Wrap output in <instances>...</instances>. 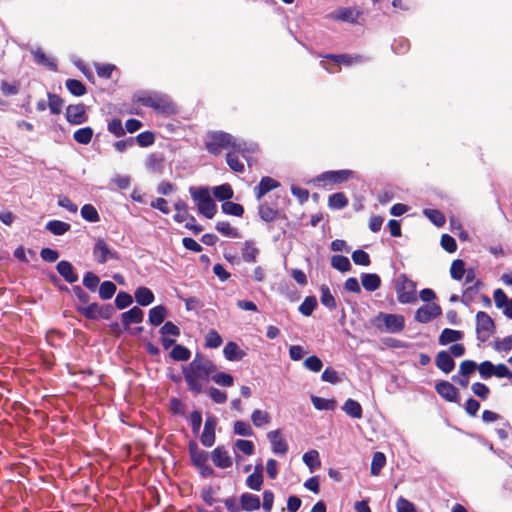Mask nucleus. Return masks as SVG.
<instances>
[{
  "label": "nucleus",
  "mask_w": 512,
  "mask_h": 512,
  "mask_svg": "<svg viewBox=\"0 0 512 512\" xmlns=\"http://www.w3.org/2000/svg\"><path fill=\"white\" fill-rule=\"evenodd\" d=\"M135 300L141 306H148L154 301L153 292L147 287H139L136 289Z\"/></svg>",
  "instance_id": "obj_29"
},
{
  "label": "nucleus",
  "mask_w": 512,
  "mask_h": 512,
  "mask_svg": "<svg viewBox=\"0 0 512 512\" xmlns=\"http://www.w3.org/2000/svg\"><path fill=\"white\" fill-rule=\"evenodd\" d=\"M70 228L71 225L69 223L60 220H50L46 224V229L55 236L64 235Z\"/></svg>",
  "instance_id": "obj_33"
},
{
  "label": "nucleus",
  "mask_w": 512,
  "mask_h": 512,
  "mask_svg": "<svg viewBox=\"0 0 512 512\" xmlns=\"http://www.w3.org/2000/svg\"><path fill=\"white\" fill-rule=\"evenodd\" d=\"M472 392L481 398L482 400H487L490 395V389L487 385L481 382H475L471 386Z\"/></svg>",
  "instance_id": "obj_61"
},
{
  "label": "nucleus",
  "mask_w": 512,
  "mask_h": 512,
  "mask_svg": "<svg viewBox=\"0 0 512 512\" xmlns=\"http://www.w3.org/2000/svg\"><path fill=\"white\" fill-rule=\"evenodd\" d=\"M81 216L88 222H98L100 220V216L96 208L91 204H85L81 208Z\"/></svg>",
  "instance_id": "obj_47"
},
{
  "label": "nucleus",
  "mask_w": 512,
  "mask_h": 512,
  "mask_svg": "<svg viewBox=\"0 0 512 512\" xmlns=\"http://www.w3.org/2000/svg\"><path fill=\"white\" fill-rule=\"evenodd\" d=\"M396 510L397 512H416L415 505L403 496L397 499Z\"/></svg>",
  "instance_id": "obj_64"
},
{
  "label": "nucleus",
  "mask_w": 512,
  "mask_h": 512,
  "mask_svg": "<svg viewBox=\"0 0 512 512\" xmlns=\"http://www.w3.org/2000/svg\"><path fill=\"white\" fill-rule=\"evenodd\" d=\"M351 258L356 265L369 266L371 263L369 254L362 249L355 250Z\"/></svg>",
  "instance_id": "obj_56"
},
{
  "label": "nucleus",
  "mask_w": 512,
  "mask_h": 512,
  "mask_svg": "<svg viewBox=\"0 0 512 512\" xmlns=\"http://www.w3.org/2000/svg\"><path fill=\"white\" fill-rule=\"evenodd\" d=\"M82 284L90 292H95L100 285V278L94 272L88 271L83 276Z\"/></svg>",
  "instance_id": "obj_42"
},
{
  "label": "nucleus",
  "mask_w": 512,
  "mask_h": 512,
  "mask_svg": "<svg viewBox=\"0 0 512 512\" xmlns=\"http://www.w3.org/2000/svg\"><path fill=\"white\" fill-rule=\"evenodd\" d=\"M317 307V299L315 296H307L300 304L298 310L304 316H310Z\"/></svg>",
  "instance_id": "obj_46"
},
{
  "label": "nucleus",
  "mask_w": 512,
  "mask_h": 512,
  "mask_svg": "<svg viewBox=\"0 0 512 512\" xmlns=\"http://www.w3.org/2000/svg\"><path fill=\"white\" fill-rule=\"evenodd\" d=\"M215 229L223 236L230 238H238L239 232L236 228H233L228 221H219L215 225Z\"/></svg>",
  "instance_id": "obj_44"
},
{
  "label": "nucleus",
  "mask_w": 512,
  "mask_h": 512,
  "mask_svg": "<svg viewBox=\"0 0 512 512\" xmlns=\"http://www.w3.org/2000/svg\"><path fill=\"white\" fill-rule=\"evenodd\" d=\"M137 102L141 103L146 107L153 108L159 112H168L170 110V104L160 96H142L138 97Z\"/></svg>",
  "instance_id": "obj_14"
},
{
  "label": "nucleus",
  "mask_w": 512,
  "mask_h": 512,
  "mask_svg": "<svg viewBox=\"0 0 512 512\" xmlns=\"http://www.w3.org/2000/svg\"><path fill=\"white\" fill-rule=\"evenodd\" d=\"M348 205V198L343 192H337L329 196L328 206L332 209H342Z\"/></svg>",
  "instance_id": "obj_40"
},
{
  "label": "nucleus",
  "mask_w": 512,
  "mask_h": 512,
  "mask_svg": "<svg viewBox=\"0 0 512 512\" xmlns=\"http://www.w3.org/2000/svg\"><path fill=\"white\" fill-rule=\"evenodd\" d=\"M217 426V419L214 416H208L205 420L204 429L200 437L203 446L211 447L216 440L215 429Z\"/></svg>",
  "instance_id": "obj_11"
},
{
  "label": "nucleus",
  "mask_w": 512,
  "mask_h": 512,
  "mask_svg": "<svg viewBox=\"0 0 512 512\" xmlns=\"http://www.w3.org/2000/svg\"><path fill=\"white\" fill-rule=\"evenodd\" d=\"M303 462L309 467L314 468L320 466L319 453L316 450H310L304 453Z\"/></svg>",
  "instance_id": "obj_60"
},
{
  "label": "nucleus",
  "mask_w": 512,
  "mask_h": 512,
  "mask_svg": "<svg viewBox=\"0 0 512 512\" xmlns=\"http://www.w3.org/2000/svg\"><path fill=\"white\" fill-rule=\"evenodd\" d=\"M170 357L175 361H187L191 357V352L187 347L176 344L170 352Z\"/></svg>",
  "instance_id": "obj_43"
},
{
  "label": "nucleus",
  "mask_w": 512,
  "mask_h": 512,
  "mask_svg": "<svg viewBox=\"0 0 512 512\" xmlns=\"http://www.w3.org/2000/svg\"><path fill=\"white\" fill-rule=\"evenodd\" d=\"M211 379L218 385L224 387H230L234 383V378L232 375L225 372H215L212 374Z\"/></svg>",
  "instance_id": "obj_54"
},
{
  "label": "nucleus",
  "mask_w": 512,
  "mask_h": 512,
  "mask_svg": "<svg viewBox=\"0 0 512 512\" xmlns=\"http://www.w3.org/2000/svg\"><path fill=\"white\" fill-rule=\"evenodd\" d=\"M258 214L263 221L273 222L279 217L280 211L270 207L267 203H261L258 206Z\"/></svg>",
  "instance_id": "obj_28"
},
{
  "label": "nucleus",
  "mask_w": 512,
  "mask_h": 512,
  "mask_svg": "<svg viewBox=\"0 0 512 512\" xmlns=\"http://www.w3.org/2000/svg\"><path fill=\"white\" fill-rule=\"evenodd\" d=\"M441 314V307L438 304L431 303L419 307L415 312L414 318L419 323H428Z\"/></svg>",
  "instance_id": "obj_10"
},
{
  "label": "nucleus",
  "mask_w": 512,
  "mask_h": 512,
  "mask_svg": "<svg viewBox=\"0 0 512 512\" xmlns=\"http://www.w3.org/2000/svg\"><path fill=\"white\" fill-rule=\"evenodd\" d=\"M221 209L223 213L236 217H242L244 214V207L241 204L229 200L222 203Z\"/></svg>",
  "instance_id": "obj_41"
},
{
  "label": "nucleus",
  "mask_w": 512,
  "mask_h": 512,
  "mask_svg": "<svg viewBox=\"0 0 512 512\" xmlns=\"http://www.w3.org/2000/svg\"><path fill=\"white\" fill-rule=\"evenodd\" d=\"M311 401L313 406L317 410H333L335 407L334 400H329L318 396H312Z\"/></svg>",
  "instance_id": "obj_55"
},
{
  "label": "nucleus",
  "mask_w": 512,
  "mask_h": 512,
  "mask_svg": "<svg viewBox=\"0 0 512 512\" xmlns=\"http://www.w3.org/2000/svg\"><path fill=\"white\" fill-rule=\"evenodd\" d=\"M92 255L98 264H105L109 260L119 261V253L113 250L103 238H98L93 246Z\"/></svg>",
  "instance_id": "obj_7"
},
{
  "label": "nucleus",
  "mask_w": 512,
  "mask_h": 512,
  "mask_svg": "<svg viewBox=\"0 0 512 512\" xmlns=\"http://www.w3.org/2000/svg\"><path fill=\"white\" fill-rule=\"evenodd\" d=\"M76 310L89 320H109L115 312L111 304L99 305L97 302H92L88 305H77Z\"/></svg>",
  "instance_id": "obj_5"
},
{
  "label": "nucleus",
  "mask_w": 512,
  "mask_h": 512,
  "mask_svg": "<svg viewBox=\"0 0 512 512\" xmlns=\"http://www.w3.org/2000/svg\"><path fill=\"white\" fill-rule=\"evenodd\" d=\"M213 194L216 199L219 201H228L234 196V191L230 184L225 183L219 186L214 187Z\"/></svg>",
  "instance_id": "obj_35"
},
{
  "label": "nucleus",
  "mask_w": 512,
  "mask_h": 512,
  "mask_svg": "<svg viewBox=\"0 0 512 512\" xmlns=\"http://www.w3.org/2000/svg\"><path fill=\"white\" fill-rule=\"evenodd\" d=\"M116 290H117V287L112 281H109V280L103 281L99 285V289H98L99 297L102 300H109L113 297Z\"/></svg>",
  "instance_id": "obj_39"
},
{
  "label": "nucleus",
  "mask_w": 512,
  "mask_h": 512,
  "mask_svg": "<svg viewBox=\"0 0 512 512\" xmlns=\"http://www.w3.org/2000/svg\"><path fill=\"white\" fill-rule=\"evenodd\" d=\"M361 280L364 289L369 292L376 291L381 286V278L376 273H364Z\"/></svg>",
  "instance_id": "obj_26"
},
{
  "label": "nucleus",
  "mask_w": 512,
  "mask_h": 512,
  "mask_svg": "<svg viewBox=\"0 0 512 512\" xmlns=\"http://www.w3.org/2000/svg\"><path fill=\"white\" fill-rule=\"evenodd\" d=\"M144 318V312L137 306L121 314V321L124 329H128L132 323H141Z\"/></svg>",
  "instance_id": "obj_21"
},
{
  "label": "nucleus",
  "mask_w": 512,
  "mask_h": 512,
  "mask_svg": "<svg viewBox=\"0 0 512 512\" xmlns=\"http://www.w3.org/2000/svg\"><path fill=\"white\" fill-rule=\"evenodd\" d=\"M268 439L271 442L272 451L275 454L285 455L288 452V444L286 440L281 436L280 430H273L267 434Z\"/></svg>",
  "instance_id": "obj_18"
},
{
  "label": "nucleus",
  "mask_w": 512,
  "mask_h": 512,
  "mask_svg": "<svg viewBox=\"0 0 512 512\" xmlns=\"http://www.w3.org/2000/svg\"><path fill=\"white\" fill-rule=\"evenodd\" d=\"M66 119L69 123L75 125H79L86 122L87 115L85 105H69L66 109Z\"/></svg>",
  "instance_id": "obj_13"
},
{
  "label": "nucleus",
  "mask_w": 512,
  "mask_h": 512,
  "mask_svg": "<svg viewBox=\"0 0 512 512\" xmlns=\"http://www.w3.org/2000/svg\"><path fill=\"white\" fill-rule=\"evenodd\" d=\"M48 106L52 114H59L63 106V100L52 93H48Z\"/></svg>",
  "instance_id": "obj_62"
},
{
  "label": "nucleus",
  "mask_w": 512,
  "mask_h": 512,
  "mask_svg": "<svg viewBox=\"0 0 512 512\" xmlns=\"http://www.w3.org/2000/svg\"><path fill=\"white\" fill-rule=\"evenodd\" d=\"M320 302L322 305L327 307L329 310H335L337 308V302L332 295L330 288L326 284L320 286Z\"/></svg>",
  "instance_id": "obj_31"
},
{
  "label": "nucleus",
  "mask_w": 512,
  "mask_h": 512,
  "mask_svg": "<svg viewBox=\"0 0 512 512\" xmlns=\"http://www.w3.org/2000/svg\"><path fill=\"white\" fill-rule=\"evenodd\" d=\"M56 270L63 279L70 283H76L79 279L73 265L67 260H61L56 265Z\"/></svg>",
  "instance_id": "obj_17"
},
{
  "label": "nucleus",
  "mask_w": 512,
  "mask_h": 512,
  "mask_svg": "<svg viewBox=\"0 0 512 512\" xmlns=\"http://www.w3.org/2000/svg\"><path fill=\"white\" fill-rule=\"evenodd\" d=\"M31 53L34 56L35 63H37L38 65H42L53 71L57 69L56 63L52 59L47 57L40 48L31 49Z\"/></svg>",
  "instance_id": "obj_32"
},
{
  "label": "nucleus",
  "mask_w": 512,
  "mask_h": 512,
  "mask_svg": "<svg viewBox=\"0 0 512 512\" xmlns=\"http://www.w3.org/2000/svg\"><path fill=\"white\" fill-rule=\"evenodd\" d=\"M176 213L174 214L173 218L176 222L182 223L186 221L188 218H190V214L188 212V206L185 201L179 199L174 204Z\"/></svg>",
  "instance_id": "obj_38"
},
{
  "label": "nucleus",
  "mask_w": 512,
  "mask_h": 512,
  "mask_svg": "<svg viewBox=\"0 0 512 512\" xmlns=\"http://www.w3.org/2000/svg\"><path fill=\"white\" fill-rule=\"evenodd\" d=\"M304 366L306 369L317 373V372L321 371V369L323 367V363L319 357L313 355V356H309L305 359Z\"/></svg>",
  "instance_id": "obj_59"
},
{
  "label": "nucleus",
  "mask_w": 512,
  "mask_h": 512,
  "mask_svg": "<svg viewBox=\"0 0 512 512\" xmlns=\"http://www.w3.org/2000/svg\"><path fill=\"white\" fill-rule=\"evenodd\" d=\"M372 324L380 332L395 334L404 330L405 319L404 316L400 314L380 312L372 319Z\"/></svg>",
  "instance_id": "obj_4"
},
{
  "label": "nucleus",
  "mask_w": 512,
  "mask_h": 512,
  "mask_svg": "<svg viewBox=\"0 0 512 512\" xmlns=\"http://www.w3.org/2000/svg\"><path fill=\"white\" fill-rule=\"evenodd\" d=\"M462 337L463 333L461 331L445 328L439 336V343L441 345H447L461 340Z\"/></svg>",
  "instance_id": "obj_34"
},
{
  "label": "nucleus",
  "mask_w": 512,
  "mask_h": 512,
  "mask_svg": "<svg viewBox=\"0 0 512 512\" xmlns=\"http://www.w3.org/2000/svg\"><path fill=\"white\" fill-rule=\"evenodd\" d=\"M167 316V308L163 305H158L150 309L148 320L153 326H159L163 323Z\"/></svg>",
  "instance_id": "obj_27"
},
{
  "label": "nucleus",
  "mask_w": 512,
  "mask_h": 512,
  "mask_svg": "<svg viewBox=\"0 0 512 512\" xmlns=\"http://www.w3.org/2000/svg\"><path fill=\"white\" fill-rule=\"evenodd\" d=\"M441 247L448 253H454L457 250L456 240L449 234H443L440 241Z\"/></svg>",
  "instance_id": "obj_63"
},
{
  "label": "nucleus",
  "mask_w": 512,
  "mask_h": 512,
  "mask_svg": "<svg viewBox=\"0 0 512 512\" xmlns=\"http://www.w3.org/2000/svg\"><path fill=\"white\" fill-rule=\"evenodd\" d=\"M325 57L328 59H332L337 64H343L346 66H350V65L356 64V63H362L367 60L365 57L360 56V55L351 56L348 54H340V55L329 54V55H326Z\"/></svg>",
  "instance_id": "obj_25"
},
{
  "label": "nucleus",
  "mask_w": 512,
  "mask_h": 512,
  "mask_svg": "<svg viewBox=\"0 0 512 512\" xmlns=\"http://www.w3.org/2000/svg\"><path fill=\"white\" fill-rule=\"evenodd\" d=\"M423 213L437 227L443 226L446 222L444 214L437 209H425Z\"/></svg>",
  "instance_id": "obj_48"
},
{
  "label": "nucleus",
  "mask_w": 512,
  "mask_h": 512,
  "mask_svg": "<svg viewBox=\"0 0 512 512\" xmlns=\"http://www.w3.org/2000/svg\"><path fill=\"white\" fill-rule=\"evenodd\" d=\"M214 465L221 469H226L232 466L233 461L228 451L224 446H217L211 453Z\"/></svg>",
  "instance_id": "obj_15"
},
{
  "label": "nucleus",
  "mask_w": 512,
  "mask_h": 512,
  "mask_svg": "<svg viewBox=\"0 0 512 512\" xmlns=\"http://www.w3.org/2000/svg\"><path fill=\"white\" fill-rule=\"evenodd\" d=\"M241 509L247 512L258 510L261 506L260 498L257 495L243 493L240 496Z\"/></svg>",
  "instance_id": "obj_24"
},
{
  "label": "nucleus",
  "mask_w": 512,
  "mask_h": 512,
  "mask_svg": "<svg viewBox=\"0 0 512 512\" xmlns=\"http://www.w3.org/2000/svg\"><path fill=\"white\" fill-rule=\"evenodd\" d=\"M386 464V456L383 452H375L372 457L370 473L373 476H378L382 468Z\"/></svg>",
  "instance_id": "obj_37"
},
{
  "label": "nucleus",
  "mask_w": 512,
  "mask_h": 512,
  "mask_svg": "<svg viewBox=\"0 0 512 512\" xmlns=\"http://www.w3.org/2000/svg\"><path fill=\"white\" fill-rule=\"evenodd\" d=\"M279 186L280 183L277 180L269 176L262 177L259 184L254 187V194L256 199L260 201L267 193L278 188Z\"/></svg>",
  "instance_id": "obj_16"
},
{
  "label": "nucleus",
  "mask_w": 512,
  "mask_h": 512,
  "mask_svg": "<svg viewBox=\"0 0 512 512\" xmlns=\"http://www.w3.org/2000/svg\"><path fill=\"white\" fill-rule=\"evenodd\" d=\"M263 484V466L258 464L254 468V472L246 479V485L255 491H259Z\"/></svg>",
  "instance_id": "obj_23"
},
{
  "label": "nucleus",
  "mask_w": 512,
  "mask_h": 512,
  "mask_svg": "<svg viewBox=\"0 0 512 512\" xmlns=\"http://www.w3.org/2000/svg\"><path fill=\"white\" fill-rule=\"evenodd\" d=\"M66 88L72 95L75 96H82L86 93L85 85L76 79H68L66 81Z\"/></svg>",
  "instance_id": "obj_52"
},
{
  "label": "nucleus",
  "mask_w": 512,
  "mask_h": 512,
  "mask_svg": "<svg viewBox=\"0 0 512 512\" xmlns=\"http://www.w3.org/2000/svg\"><path fill=\"white\" fill-rule=\"evenodd\" d=\"M495 332L493 319L484 311L476 314V334L480 342H486Z\"/></svg>",
  "instance_id": "obj_8"
},
{
  "label": "nucleus",
  "mask_w": 512,
  "mask_h": 512,
  "mask_svg": "<svg viewBox=\"0 0 512 512\" xmlns=\"http://www.w3.org/2000/svg\"><path fill=\"white\" fill-rule=\"evenodd\" d=\"M189 454L193 465L198 468L203 466L208 461V452L200 450L195 441H190L188 445Z\"/></svg>",
  "instance_id": "obj_20"
},
{
  "label": "nucleus",
  "mask_w": 512,
  "mask_h": 512,
  "mask_svg": "<svg viewBox=\"0 0 512 512\" xmlns=\"http://www.w3.org/2000/svg\"><path fill=\"white\" fill-rule=\"evenodd\" d=\"M344 412L352 418H362L363 411L360 403L353 399H347L342 407Z\"/></svg>",
  "instance_id": "obj_30"
},
{
  "label": "nucleus",
  "mask_w": 512,
  "mask_h": 512,
  "mask_svg": "<svg viewBox=\"0 0 512 512\" xmlns=\"http://www.w3.org/2000/svg\"><path fill=\"white\" fill-rule=\"evenodd\" d=\"M465 263L461 259H456L452 262L450 267L451 277L455 280H461L465 275Z\"/></svg>",
  "instance_id": "obj_53"
},
{
  "label": "nucleus",
  "mask_w": 512,
  "mask_h": 512,
  "mask_svg": "<svg viewBox=\"0 0 512 512\" xmlns=\"http://www.w3.org/2000/svg\"><path fill=\"white\" fill-rule=\"evenodd\" d=\"M483 283L480 280H476L472 285L466 287L462 294V302L469 305L478 294Z\"/></svg>",
  "instance_id": "obj_36"
},
{
  "label": "nucleus",
  "mask_w": 512,
  "mask_h": 512,
  "mask_svg": "<svg viewBox=\"0 0 512 512\" xmlns=\"http://www.w3.org/2000/svg\"><path fill=\"white\" fill-rule=\"evenodd\" d=\"M74 140L80 144H88L93 137V129L91 127H84L74 132Z\"/></svg>",
  "instance_id": "obj_50"
},
{
  "label": "nucleus",
  "mask_w": 512,
  "mask_h": 512,
  "mask_svg": "<svg viewBox=\"0 0 512 512\" xmlns=\"http://www.w3.org/2000/svg\"><path fill=\"white\" fill-rule=\"evenodd\" d=\"M435 365L443 373L448 374L455 368V361L449 352L439 351L435 357Z\"/></svg>",
  "instance_id": "obj_19"
},
{
  "label": "nucleus",
  "mask_w": 512,
  "mask_h": 512,
  "mask_svg": "<svg viewBox=\"0 0 512 512\" xmlns=\"http://www.w3.org/2000/svg\"><path fill=\"white\" fill-rule=\"evenodd\" d=\"M222 342V337L215 329H210L205 336V347L207 348H218Z\"/></svg>",
  "instance_id": "obj_51"
},
{
  "label": "nucleus",
  "mask_w": 512,
  "mask_h": 512,
  "mask_svg": "<svg viewBox=\"0 0 512 512\" xmlns=\"http://www.w3.org/2000/svg\"><path fill=\"white\" fill-rule=\"evenodd\" d=\"M189 192L197 205L198 212L207 219H212L217 212V206L210 195L209 188L192 186Z\"/></svg>",
  "instance_id": "obj_3"
},
{
  "label": "nucleus",
  "mask_w": 512,
  "mask_h": 512,
  "mask_svg": "<svg viewBox=\"0 0 512 512\" xmlns=\"http://www.w3.org/2000/svg\"><path fill=\"white\" fill-rule=\"evenodd\" d=\"M216 370L215 364L210 359L196 353L194 359L183 370L188 390L194 395L201 394L203 392L201 382H208Z\"/></svg>",
  "instance_id": "obj_1"
},
{
  "label": "nucleus",
  "mask_w": 512,
  "mask_h": 512,
  "mask_svg": "<svg viewBox=\"0 0 512 512\" xmlns=\"http://www.w3.org/2000/svg\"><path fill=\"white\" fill-rule=\"evenodd\" d=\"M258 252V249L251 243L245 242L242 249V258L245 262H255Z\"/></svg>",
  "instance_id": "obj_57"
},
{
  "label": "nucleus",
  "mask_w": 512,
  "mask_h": 512,
  "mask_svg": "<svg viewBox=\"0 0 512 512\" xmlns=\"http://www.w3.org/2000/svg\"><path fill=\"white\" fill-rule=\"evenodd\" d=\"M354 176V172L349 169L332 170L323 172L318 176V180L328 184H341Z\"/></svg>",
  "instance_id": "obj_9"
},
{
  "label": "nucleus",
  "mask_w": 512,
  "mask_h": 512,
  "mask_svg": "<svg viewBox=\"0 0 512 512\" xmlns=\"http://www.w3.org/2000/svg\"><path fill=\"white\" fill-rule=\"evenodd\" d=\"M223 354L228 361H239L246 356L245 351L240 349L239 345L233 341H230L225 345Z\"/></svg>",
  "instance_id": "obj_22"
},
{
  "label": "nucleus",
  "mask_w": 512,
  "mask_h": 512,
  "mask_svg": "<svg viewBox=\"0 0 512 512\" xmlns=\"http://www.w3.org/2000/svg\"><path fill=\"white\" fill-rule=\"evenodd\" d=\"M206 147L214 156H218L222 150H226V160H235L232 158L233 152H239L242 157H246V153H255L258 150L256 143L237 142L230 134L225 132L211 133L206 142Z\"/></svg>",
  "instance_id": "obj_2"
},
{
  "label": "nucleus",
  "mask_w": 512,
  "mask_h": 512,
  "mask_svg": "<svg viewBox=\"0 0 512 512\" xmlns=\"http://www.w3.org/2000/svg\"><path fill=\"white\" fill-rule=\"evenodd\" d=\"M436 392L448 402H458V389L449 381L441 380L435 385Z\"/></svg>",
  "instance_id": "obj_12"
},
{
  "label": "nucleus",
  "mask_w": 512,
  "mask_h": 512,
  "mask_svg": "<svg viewBox=\"0 0 512 512\" xmlns=\"http://www.w3.org/2000/svg\"><path fill=\"white\" fill-rule=\"evenodd\" d=\"M397 299L401 304H410L417 301L416 283L406 274H400L395 285Z\"/></svg>",
  "instance_id": "obj_6"
},
{
  "label": "nucleus",
  "mask_w": 512,
  "mask_h": 512,
  "mask_svg": "<svg viewBox=\"0 0 512 512\" xmlns=\"http://www.w3.org/2000/svg\"><path fill=\"white\" fill-rule=\"evenodd\" d=\"M251 420L255 427H261L270 423L271 417L268 412L255 409L251 414Z\"/></svg>",
  "instance_id": "obj_45"
},
{
  "label": "nucleus",
  "mask_w": 512,
  "mask_h": 512,
  "mask_svg": "<svg viewBox=\"0 0 512 512\" xmlns=\"http://www.w3.org/2000/svg\"><path fill=\"white\" fill-rule=\"evenodd\" d=\"M331 265L333 268H335L341 272H347L351 269V264H350L349 259L343 255L332 256Z\"/></svg>",
  "instance_id": "obj_49"
},
{
  "label": "nucleus",
  "mask_w": 512,
  "mask_h": 512,
  "mask_svg": "<svg viewBox=\"0 0 512 512\" xmlns=\"http://www.w3.org/2000/svg\"><path fill=\"white\" fill-rule=\"evenodd\" d=\"M132 302H133L132 296L129 293L124 292V291H120L115 298V306L119 310H122V309L128 307L129 305L132 304Z\"/></svg>",
  "instance_id": "obj_58"
}]
</instances>
